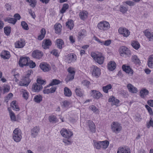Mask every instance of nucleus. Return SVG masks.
Returning <instances> with one entry per match:
<instances>
[{
	"label": "nucleus",
	"instance_id": "obj_14",
	"mask_svg": "<svg viewBox=\"0 0 153 153\" xmlns=\"http://www.w3.org/2000/svg\"><path fill=\"white\" fill-rule=\"evenodd\" d=\"M149 93V91L146 88H142L140 91L139 95L142 98H144Z\"/></svg>",
	"mask_w": 153,
	"mask_h": 153
},
{
	"label": "nucleus",
	"instance_id": "obj_5",
	"mask_svg": "<svg viewBox=\"0 0 153 153\" xmlns=\"http://www.w3.org/2000/svg\"><path fill=\"white\" fill-rule=\"evenodd\" d=\"M111 129L113 132L118 133L121 131L122 127L120 123L117 122H114L111 125Z\"/></svg>",
	"mask_w": 153,
	"mask_h": 153
},
{
	"label": "nucleus",
	"instance_id": "obj_22",
	"mask_svg": "<svg viewBox=\"0 0 153 153\" xmlns=\"http://www.w3.org/2000/svg\"><path fill=\"white\" fill-rule=\"evenodd\" d=\"M25 44V41L23 39H21L15 43V47L17 48H22L24 47Z\"/></svg>",
	"mask_w": 153,
	"mask_h": 153
},
{
	"label": "nucleus",
	"instance_id": "obj_37",
	"mask_svg": "<svg viewBox=\"0 0 153 153\" xmlns=\"http://www.w3.org/2000/svg\"><path fill=\"white\" fill-rule=\"evenodd\" d=\"M86 35V32L84 30H82L79 31L78 34V38L84 37Z\"/></svg>",
	"mask_w": 153,
	"mask_h": 153
},
{
	"label": "nucleus",
	"instance_id": "obj_61",
	"mask_svg": "<svg viewBox=\"0 0 153 153\" xmlns=\"http://www.w3.org/2000/svg\"><path fill=\"white\" fill-rule=\"evenodd\" d=\"M32 73L33 71L31 70H28V71L27 72L26 75L25 76H23V78L25 79H29V77L30 76L31 74Z\"/></svg>",
	"mask_w": 153,
	"mask_h": 153
},
{
	"label": "nucleus",
	"instance_id": "obj_26",
	"mask_svg": "<svg viewBox=\"0 0 153 153\" xmlns=\"http://www.w3.org/2000/svg\"><path fill=\"white\" fill-rule=\"evenodd\" d=\"M1 56L4 59H8L10 56L9 52L5 51H2L1 54Z\"/></svg>",
	"mask_w": 153,
	"mask_h": 153
},
{
	"label": "nucleus",
	"instance_id": "obj_64",
	"mask_svg": "<svg viewBox=\"0 0 153 153\" xmlns=\"http://www.w3.org/2000/svg\"><path fill=\"white\" fill-rule=\"evenodd\" d=\"M147 126L148 128H149L150 126L153 127V120L151 119L149 122L147 123Z\"/></svg>",
	"mask_w": 153,
	"mask_h": 153
},
{
	"label": "nucleus",
	"instance_id": "obj_4",
	"mask_svg": "<svg viewBox=\"0 0 153 153\" xmlns=\"http://www.w3.org/2000/svg\"><path fill=\"white\" fill-rule=\"evenodd\" d=\"M119 51L120 55L122 57H129L131 55V51L128 48L124 46L120 47L119 49Z\"/></svg>",
	"mask_w": 153,
	"mask_h": 153
},
{
	"label": "nucleus",
	"instance_id": "obj_57",
	"mask_svg": "<svg viewBox=\"0 0 153 153\" xmlns=\"http://www.w3.org/2000/svg\"><path fill=\"white\" fill-rule=\"evenodd\" d=\"M21 25L22 28L24 30H27L29 29L28 25L25 22H21Z\"/></svg>",
	"mask_w": 153,
	"mask_h": 153
},
{
	"label": "nucleus",
	"instance_id": "obj_47",
	"mask_svg": "<svg viewBox=\"0 0 153 153\" xmlns=\"http://www.w3.org/2000/svg\"><path fill=\"white\" fill-rule=\"evenodd\" d=\"M131 45L136 50L138 49L140 47V45L139 43L137 41L133 42Z\"/></svg>",
	"mask_w": 153,
	"mask_h": 153
},
{
	"label": "nucleus",
	"instance_id": "obj_21",
	"mask_svg": "<svg viewBox=\"0 0 153 153\" xmlns=\"http://www.w3.org/2000/svg\"><path fill=\"white\" fill-rule=\"evenodd\" d=\"M40 130V128L39 126H35L31 130V136L33 137H35L38 134Z\"/></svg>",
	"mask_w": 153,
	"mask_h": 153
},
{
	"label": "nucleus",
	"instance_id": "obj_17",
	"mask_svg": "<svg viewBox=\"0 0 153 153\" xmlns=\"http://www.w3.org/2000/svg\"><path fill=\"white\" fill-rule=\"evenodd\" d=\"M43 55V53L41 51L38 50L33 51L32 53V56L33 58L38 59L41 58Z\"/></svg>",
	"mask_w": 153,
	"mask_h": 153
},
{
	"label": "nucleus",
	"instance_id": "obj_23",
	"mask_svg": "<svg viewBox=\"0 0 153 153\" xmlns=\"http://www.w3.org/2000/svg\"><path fill=\"white\" fill-rule=\"evenodd\" d=\"M88 123L91 131L92 133H95L96 131V129L94 123L92 121L89 120L88 121Z\"/></svg>",
	"mask_w": 153,
	"mask_h": 153
},
{
	"label": "nucleus",
	"instance_id": "obj_10",
	"mask_svg": "<svg viewBox=\"0 0 153 153\" xmlns=\"http://www.w3.org/2000/svg\"><path fill=\"white\" fill-rule=\"evenodd\" d=\"M119 33L123 35L124 37H127L130 34V32L127 28L125 27H120L118 30Z\"/></svg>",
	"mask_w": 153,
	"mask_h": 153
},
{
	"label": "nucleus",
	"instance_id": "obj_16",
	"mask_svg": "<svg viewBox=\"0 0 153 153\" xmlns=\"http://www.w3.org/2000/svg\"><path fill=\"white\" fill-rule=\"evenodd\" d=\"M127 87L128 91L132 94H136L138 91L137 88L133 86L132 84L129 83L127 84Z\"/></svg>",
	"mask_w": 153,
	"mask_h": 153
},
{
	"label": "nucleus",
	"instance_id": "obj_46",
	"mask_svg": "<svg viewBox=\"0 0 153 153\" xmlns=\"http://www.w3.org/2000/svg\"><path fill=\"white\" fill-rule=\"evenodd\" d=\"M128 10V7L127 6L121 5L120 8V11L123 13H125Z\"/></svg>",
	"mask_w": 153,
	"mask_h": 153
},
{
	"label": "nucleus",
	"instance_id": "obj_50",
	"mask_svg": "<svg viewBox=\"0 0 153 153\" xmlns=\"http://www.w3.org/2000/svg\"><path fill=\"white\" fill-rule=\"evenodd\" d=\"M9 113L11 120L13 121H16V117L14 113L11 110H9Z\"/></svg>",
	"mask_w": 153,
	"mask_h": 153
},
{
	"label": "nucleus",
	"instance_id": "obj_20",
	"mask_svg": "<svg viewBox=\"0 0 153 153\" xmlns=\"http://www.w3.org/2000/svg\"><path fill=\"white\" fill-rule=\"evenodd\" d=\"M76 59V56L72 54L68 55L66 58V60L69 63H71L74 61Z\"/></svg>",
	"mask_w": 153,
	"mask_h": 153
},
{
	"label": "nucleus",
	"instance_id": "obj_8",
	"mask_svg": "<svg viewBox=\"0 0 153 153\" xmlns=\"http://www.w3.org/2000/svg\"><path fill=\"white\" fill-rule=\"evenodd\" d=\"M91 68L93 76L96 77H98L101 74L100 69L95 65L92 66Z\"/></svg>",
	"mask_w": 153,
	"mask_h": 153
},
{
	"label": "nucleus",
	"instance_id": "obj_35",
	"mask_svg": "<svg viewBox=\"0 0 153 153\" xmlns=\"http://www.w3.org/2000/svg\"><path fill=\"white\" fill-rule=\"evenodd\" d=\"M40 67L41 69L44 72L47 71L48 70V65L47 63L43 62L40 64Z\"/></svg>",
	"mask_w": 153,
	"mask_h": 153
},
{
	"label": "nucleus",
	"instance_id": "obj_31",
	"mask_svg": "<svg viewBox=\"0 0 153 153\" xmlns=\"http://www.w3.org/2000/svg\"><path fill=\"white\" fill-rule=\"evenodd\" d=\"M143 33L148 38H153V33H151L149 29L143 31Z\"/></svg>",
	"mask_w": 153,
	"mask_h": 153
},
{
	"label": "nucleus",
	"instance_id": "obj_36",
	"mask_svg": "<svg viewBox=\"0 0 153 153\" xmlns=\"http://www.w3.org/2000/svg\"><path fill=\"white\" fill-rule=\"evenodd\" d=\"M66 25L68 28H69L70 30H71L73 28L74 26L73 21L71 19L68 20L66 22Z\"/></svg>",
	"mask_w": 153,
	"mask_h": 153
},
{
	"label": "nucleus",
	"instance_id": "obj_42",
	"mask_svg": "<svg viewBox=\"0 0 153 153\" xmlns=\"http://www.w3.org/2000/svg\"><path fill=\"white\" fill-rule=\"evenodd\" d=\"M36 82L39 85H44L46 84V81L45 80L43 79L41 77H39L36 79Z\"/></svg>",
	"mask_w": 153,
	"mask_h": 153
},
{
	"label": "nucleus",
	"instance_id": "obj_9",
	"mask_svg": "<svg viewBox=\"0 0 153 153\" xmlns=\"http://www.w3.org/2000/svg\"><path fill=\"white\" fill-rule=\"evenodd\" d=\"M29 60L30 59L28 57H22L20 58L19 64L21 67H23L24 66H27Z\"/></svg>",
	"mask_w": 153,
	"mask_h": 153
},
{
	"label": "nucleus",
	"instance_id": "obj_13",
	"mask_svg": "<svg viewBox=\"0 0 153 153\" xmlns=\"http://www.w3.org/2000/svg\"><path fill=\"white\" fill-rule=\"evenodd\" d=\"M117 153H131L129 148L127 147H120L117 149Z\"/></svg>",
	"mask_w": 153,
	"mask_h": 153
},
{
	"label": "nucleus",
	"instance_id": "obj_19",
	"mask_svg": "<svg viewBox=\"0 0 153 153\" xmlns=\"http://www.w3.org/2000/svg\"><path fill=\"white\" fill-rule=\"evenodd\" d=\"M108 102H111L112 105H115L116 106H118V104L119 103L120 101L115 98L113 96H111L108 99Z\"/></svg>",
	"mask_w": 153,
	"mask_h": 153
},
{
	"label": "nucleus",
	"instance_id": "obj_38",
	"mask_svg": "<svg viewBox=\"0 0 153 153\" xmlns=\"http://www.w3.org/2000/svg\"><path fill=\"white\" fill-rule=\"evenodd\" d=\"M42 97L40 95H35L33 98L34 101L36 103H39L42 100Z\"/></svg>",
	"mask_w": 153,
	"mask_h": 153
},
{
	"label": "nucleus",
	"instance_id": "obj_55",
	"mask_svg": "<svg viewBox=\"0 0 153 153\" xmlns=\"http://www.w3.org/2000/svg\"><path fill=\"white\" fill-rule=\"evenodd\" d=\"M75 92L76 95L78 96L81 97L83 95V93L79 88H76L75 90Z\"/></svg>",
	"mask_w": 153,
	"mask_h": 153
},
{
	"label": "nucleus",
	"instance_id": "obj_40",
	"mask_svg": "<svg viewBox=\"0 0 153 153\" xmlns=\"http://www.w3.org/2000/svg\"><path fill=\"white\" fill-rule=\"evenodd\" d=\"M112 88V85L109 84L106 85L102 87V90L105 93H108V90L111 89Z\"/></svg>",
	"mask_w": 153,
	"mask_h": 153
},
{
	"label": "nucleus",
	"instance_id": "obj_28",
	"mask_svg": "<svg viewBox=\"0 0 153 153\" xmlns=\"http://www.w3.org/2000/svg\"><path fill=\"white\" fill-rule=\"evenodd\" d=\"M4 21L9 23L15 25L16 22V19L15 18H10L9 17H6L4 18Z\"/></svg>",
	"mask_w": 153,
	"mask_h": 153
},
{
	"label": "nucleus",
	"instance_id": "obj_30",
	"mask_svg": "<svg viewBox=\"0 0 153 153\" xmlns=\"http://www.w3.org/2000/svg\"><path fill=\"white\" fill-rule=\"evenodd\" d=\"M116 67V64L113 61H110L108 64V68L110 71H113L115 69Z\"/></svg>",
	"mask_w": 153,
	"mask_h": 153
},
{
	"label": "nucleus",
	"instance_id": "obj_51",
	"mask_svg": "<svg viewBox=\"0 0 153 153\" xmlns=\"http://www.w3.org/2000/svg\"><path fill=\"white\" fill-rule=\"evenodd\" d=\"M40 34L38 36V38H44L46 33L45 30V29L42 28L40 31Z\"/></svg>",
	"mask_w": 153,
	"mask_h": 153
},
{
	"label": "nucleus",
	"instance_id": "obj_45",
	"mask_svg": "<svg viewBox=\"0 0 153 153\" xmlns=\"http://www.w3.org/2000/svg\"><path fill=\"white\" fill-rule=\"evenodd\" d=\"M71 105V103L67 100L63 101L62 102V106L63 108H67Z\"/></svg>",
	"mask_w": 153,
	"mask_h": 153
},
{
	"label": "nucleus",
	"instance_id": "obj_24",
	"mask_svg": "<svg viewBox=\"0 0 153 153\" xmlns=\"http://www.w3.org/2000/svg\"><path fill=\"white\" fill-rule=\"evenodd\" d=\"M89 109L90 111L95 114H99L100 112L99 109L94 105H92L90 106L89 107Z\"/></svg>",
	"mask_w": 153,
	"mask_h": 153
},
{
	"label": "nucleus",
	"instance_id": "obj_41",
	"mask_svg": "<svg viewBox=\"0 0 153 153\" xmlns=\"http://www.w3.org/2000/svg\"><path fill=\"white\" fill-rule=\"evenodd\" d=\"M56 42L57 47L60 49H62V45L64 44L62 40L61 39H58L56 40Z\"/></svg>",
	"mask_w": 153,
	"mask_h": 153
},
{
	"label": "nucleus",
	"instance_id": "obj_34",
	"mask_svg": "<svg viewBox=\"0 0 153 153\" xmlns=\"http://www.w3.org/2000/svg\"><path fill=\"white\" fill-rule=\"evenodd\" d=\"M64 94L67 97H70L72 95V93L70 89L67 87H65L64 89Z\"/></svg>",
	"mask_w": 153,
	"mask_h": 153
},
{
	"label": "nucleus",
	"instance_id": "obj_58",
	"mask_svg": "<svg viewBox=\"0 0 153 153\" xmlns=\"http://www.w3.org/2000/svg\"><path fill=\"white\" fill-rule=\"evenodd\" d=\"M42 46L43 48L45 49H47L48 48V41L47 39H45L43 41Z\"/></svg>",
	"mask_w": 153,
	"mask_h": 153
},
{
	"label": "nucleus",
	"instance_id": "obj_44",
	"mask_svg": "<svg viewBox=\"0 0 153 153\" xmlns=\"http://www.w3.org/2000/svg\"><path fill=\"white\" fill-rule=\"evenodd\" d=\"M60 82L61 81L60 80L56 79H53L51 81V83L48 85V87L58 85Z\"/></svg>",
	"mask_w": 153,
	"mask_h": 153
},
{
	"label": "nucleus",
	"instance_id": "obj_12",
	"mask_svg": "<svg viewBox=\"0 0 153 153\" xmlns=\"http://www.w3.org/2000/svg\"><path fill=\"white\" fill-rule=\"evenodd\" d=\"M122 68L123 71L129 75L131 76L133 75L134 71L130 66L126 65H123L122 66Z\"/></svg>",
	"mask_w": 153,
	"mask_h": 153
},
{
	"label": "nucleus",
	"instance_id": "obj_18",
	"mask_svg": "<svg viewBox=\"0 0 153 153\" xmlns=\"http://www.w3.org/2000/svg\"><path fill=\"white\" fill-rule=\"evenodd\" d=\"M30 81V80L29 79H25L23 78L22 81L19 82V85L20 86L27 87Z\"/></svg>",
	"mask_w": 153,
	"mask_h": 153
},
{
	"label": "nucleus",
	"instance_id": "obj_56",
	"mask_svg": "<svg viewBox=\"0 0 153 153\" xmlns=\"http://www.w3.org/2000/svg\"><path fill=\"white\" fill-rule=\"evenodd\" d=\"M67 71L68 72V74L75 75V71L74 68L70 67L68 68Z\"/></svg>",
	"mask_w": 153,
	"mask_h": 153
},
{
	"label": "nucleus",
	"instance_id": "obj_48",
	"mask_svg": "<svg viewBox=\"0 0 153 153\" xmlns=\"http://www.w3.org/2000/svg\"><path fill=\"white\" fill-rule=\"evenodd\" d=\"M69 7V5L68 4L65 3L63 4V7L60 10V12L62 13H64L66 10L68 9Z\"/></svg>",
	"mask_w": 153,
	"mask_h": 153
},
{
	"label": "nucleus",
	"instance_id": "obj_32",
	"mask_svg": "<svg viewBox=\"0 0 153 153\" xmlns=\"http://www.w3.org/2000/svg\"><path fill=\"white\" fill-rule=\"evenodd\" d=\"M10 105L13 109L17 111L19 110V108L17 105V104L16 101H13L10 104Z\"/></svg>",
	"mask_w": 153,
	"mask_h": 153
},
{
	"label": "nucleus",
	"instance_id": "obj_11",
	"mask_svg": "<svg viewBox=\"0 0 153 153\" xmlns=\"http://www.w3.org/2000/svg\"><path fill=\"white\" fill-rule=\"evenodd\" d=\"M91 96L92 97L96 99H99L102 96V94L98 91L95 90H91L90 93Z\"/></svg>",
	"mask_w": 153,
	"mask_h": 153
},
{
	"label": "nucleus",
	"instance_id": "obj_53",
	"mask_svg": "<svg viewBox=\"0 0 153 153\" xmlns=\"http://www.w3.org/2000/svg\"><path fill=\"white\" fill-rule=\"evenodd\" d=\"M49 121L52 123H55L57 122V120L55 116L53 115L50 116L49 119Z\"/></svg>",
	"mask_w": 153,
	"mask_h": 153
},
{
	"label": "nucleus",
	"instance_id": "obj_60",
	"mask_svg": "<svg viewBox=\"0 0 153 153\" xmlns=\"http://www.w3.org/2000/svg\"><path fill=\"white\" fill-rule=\"evenodd\" d=\"M27 66H29L31 68H33L36 66V64L35 62L30 59Z\"/></svg>",
	"mask_w": 153,
	"mask_h": 153
},
{
	"label": "nucleus",
	"instance_id": "obj_29",
	"mask_svg": "<svg viewBox=\"0 0 153 153\" xmlns=\"http://www.w3.org/2000/svg\"><path fill=\"white\" fill-rule=\"evenodd\" d=\"M62 28V25L60 24H56L54 25L55 33L57 34H60L61 33Z\"/></svg>",
	"mask_w": 153,
	"mask_h": 153
},
{
	"label": "nucleus",
	"instance_id": "obj_54",
	"mask_svg": "<svg viewBox=\"0 0 153 153\" xmlns=\"http://www.w3.org/2000/svg\"><path fill=\"white\" fill-rule=\"evenodd\" d=\"M4 32L7 35H9L11 32V28L9 27H5L4 28Z\"/></svg>",
	"mask_w": 153,
	"mask_h": 153
},
{
	"label": "nucleus",
	"instance_id": "obj_39",
	"mask_svg": "<svg viewBox=\"0 0 153 153\" xmlns=\"http://www.w3.org/2000/svg\"><path fill=\"white\" fill-rule=\"evenodd\" d=\"M131 60L133 62L137 64H139L140 63V60L137 56L136 55H134L132 56Z\"/></svg>",
	"mask_w": 153,
	"mask_h": 153
},
{
	"label": "nucleus",
	"instance_id": "obj_7",
	"mask_svg": "<svg viewBox=\"0 0 153 153\" xmlns=\"http://www.w3.org/2000/svg\"><path fill=\"white\" fill-rule=\"evenodd\" d=\"M61 135L64 137L68 139L73 135V133L69 130L62 128L60 131Z\"/></svg>",
	"mask_w": 153,
	"mask_h": 153
},
{
	"label": "nucleus",
	"instance_id": "obj_6",
	"mask_svg": "<svg viewBox=\"0 0 153 153\" xmlns=\"http://www.w3.org/2000/svg\"><path fill=\"white\" fill-rule=\"evenodd\" d=\"M97 27L100 30L104 31L109 29L110 28V25L108 22L104 21L98 23Z\"/></svg>",
	"mask_w": 153,
	"mask_h": 153
},
{
	"label": "nucleus",
	"instance_id": "obj_27",
	"mask_svg": "<svg viewBox=\"0 0 153 153\" xmlns=\"http://www.w3.org/2000/svg\"><path fill=\"white\" fill-rule=\"evenodd\" d=\"M88 13L87 11H83L79 13V15L81 19L85 20L88 17Z\"/></svg>",
	"mask_w": 153,
	"mask_h": 153
},
{
	"label": "nucleus",
	"instance_id": "obj_33",
	"mask_svg": "<svg viewBox=\"0 0 153 153\" xmlns=\"http://www.w3.org/2000/svg\"><path fill=\"white\" fill-rule=\"evenodd\" d=\"M134 119L136 122L139 123L142 120V118L141 115L139 113H137L134 116Z\"/></svg>",
	"mask_w": 153,
	"mask_h": 153
},
{
	"label": "nucleus",
	"instance_id": "obj_62",
	"mask_svg": "<svg viewBox=\"0 0 153 153\" xmlns=\"http://www.w3.org/2000/svg\"><path fill=\"white\" fill-rule=\"evenodd\" d=\"M125 3L130 6H132L135 5V3L131 1H127Z\"/></svg>",
	"mask_w": 153,
	"mask_h": 153
},
{
	"label": "nucleus",
	"instance_id": "obj_15",
	"mask_svg": "<svg viewBox=\"0 0 153 153\" xmlns=\"http://www.w3.org/2000/svg\"><path fill=\"white\" fill-rule=\"evenodd\" d=\"M42 88L43 87L42 85H39L37 83H35L33 84L32 89L33 91L35 92H38L41 90Z\"/></svg>",
	"mask_w": 153,
	"mask_h": 153
},
{
	"label": "nucleus",
	"instance_id": "obj_63",
	"mask_svg": "<svg viewBox=\"0 0 153 153\" xmlns=\"http://www.w3.org/2000/svg\"><path fill=\"white\" fill-rule=\"evenodd\" d=\"M10 88L9 86L6 85L4 86L3 91L4 93L7 92L9 91Z\"/></svg>",
	"mask_w": 153,
	"mask_h": 153
},
{
	"label": "nucleus",
	"instance_id": "obj_3",
	"mask_svg": "<svg viewBox=\"0 0 153 153\" xmlns=\"http://www.w3.org/2000/svg\"><path fill=\"white\" fill-rule=\"evenodd\" d=\"M91 55L94 60L99 64H102L104 61V57L102 53H99L92 52Z\"/></svg>",
	"mask_w": 153,
	"mask_h": 153
},
{
	"label": "nucleus",
	"instance_id": "obj_43",
	"mask_svg": "<svg viewBox=\"0 0 153 153\" xmlns=\"http://www.w3.org/2000/svg\"><path fill=\"white\" fill-rule=\"evenodd\" d=\"M21 92L23 97L25 100H27L29 97V93L26 90L23 89L21 90Z\"/></svg>",
	"mask_w": 153,
	"mask_h": 153
},
{
	"label": "nucleus",
	"instance_id": "obj_1",
	"mask_svg": "<svg viewBox=\"0 0 153 153\" xmlns=\"http://www.w3.org/2000/svg\"><path fill=\"white\" fill-rule=\"evenodd\" d=\"M109 144V142L106 140L102 141L94 142V147L97 149H100L101 148L105 149L108 147Z\"/></svg>",
	"mask_w": 153,
	"mask_h": 153
},
{
	"label": "nucleus",
	"instance_id": "obj_2",
	"mask_svg": "<svg viewBox=\"0 0 153 153\" xmlns=\"http://www.w3.org/2000/svg\"><path fill=\"white\" fill-rule=\"evenodd\" d=\"M22 138V132L18 128H16L13 131L12 139L16 143L20 142Z\"/></svg>",
	"mask_w": 153,
	"mask_h": 153
},
{
	"label": "nucleus",
	"instance_id": "obj_25",
	"mask_svg": "<svg viewBox=\"0 0 153 153\" xmlns=\"http://www.w3.org/2000/svg\"><path fill=\"white\" fill-rule=\"evenodd\" d=\"M147 65L150 68H153V54L150 55L148 59Z\"/></svg>",
	"mask_w": 153,
	"mask_h": 153
},
{
	"label": "nucleus",
	"instance_id": "obj_59",
	"mask_svg": "<svg viewBox=\"0 0 153 153\" xmlns=\"http://www.w3.org/2000/svg\"><path fill=\"white\" fill-rule=\"evenodd\" d=\"M50 53L56 57H58L59 56V53L58 50L53 49L50 52Z\"/></svg>",
	"mask_w": 153,
	"mask_h": 153
},
{
	"label": "nucleus",
	"instance_id": "obj_52",
	"mask_svg": "<svg viewBox=\"0 0 153 153\" xmlns=\"http://www.w3.org/2000/svg\"><path fill=\"white\" fill-rule=\"evenodd\" d=\"M26 1L29 3V5L33 7H35L36 4V0H26Z\"/></svg>",
	"mask_w": 153,
	"mask_h": 153
},
{
	"label": "nucleus",
	"instance_id": "obj_49",
	"mask_svg": "<svg viewBox=\"0 0 153 153\" xmlns=\"http://www.w3.org/2000/svg\"><path fill=\"white\" fill-rule=\"evenodd\" d=\"M74 75L68 74L65 80L67 82L73 80L74 78Z\"/></svg>",
	"mask_w": 153,
	"mask_h": 153
}]
</instances>
